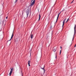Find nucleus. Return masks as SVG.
Instances as JSON below:
<instances>
[{"instance_id": "nucleus-1", "label": "nucleus", "mask_w": 76, "mask_h": 76, "mask_svg": "<svg viewBox=\"0 0 76 76\" xmlns=\"http://www.w3.org/2000/svg\"><path fill=\"white\" fill-rule=\"evenodd\" d=\"M35 0H32L30 4V6H32L34 4H35Z\"/></svg>"}, {"instance_id": "nucleus-2", "label": "nucleus", "mask_w": 76, "mask_h": 76, "mask_svg": "<svg viewBox=\"0 0 76 76\" xmlns=\"http://www.w3.org/2000/svg\"><path fill=\"white\" fill-rule=\"evenodd\" d=\"M26 13L27 14V17L28 18V15H29V8H26Z\"/></svg>"}, {"instance_id": "nucleus-3", "label": "nucleus", "mask_w": 76, "mask_h": 76, "mask_svg": "<svg viewBox=\"0 0 76 76\" xmlns=\"http://www.w3.org/2000/svg\"><path fill=\"white\" fill-rule=\"evenodd\" d=\"M75 34H76V25L75 24V26L74 27V35L73 39V38H74V37H75Z\"/></svg>"}, {"instance_id": "nucleus-4", "label": "nucleus", "mask_w": 76, "mask_h": 76, "mask_svg": "<svg viewBox=\"0 0 76 76\" xmlns=\"http://www.w3.org/2000/svg\"><path fill=\"white\" fill-rule=\"evenodd\" d=\"M13 68H12V69H11V71L10 72L9 74L10 75V76L11 75H12V72H13Z\"/></svg>"}, {"instance_id": "nucleus-5", "label": "nucleus", "mask_w": 76, "mask_h": 76, "mask_svg": "<svg viewBox=\"0 0 76 76\" xmlns=\"http://www.w3.org/2000/svg\"><path fill=\"white\" fill-rule=\"evenodd\" d=\"M66 20H67V18H66L65 19H64L63 20L62 27H63V26H64V23H65V21H66Z\"/></svg>"}, {"instance_id": "nucleus-6", "label": "nucleus", "mask_w": 76, "mask_h": 76, "mask_svg": "<svg viewBox=\"0 0 76 76\" xmlns=\"http://www.w3.org/2000/svg\"><path fill=\"white\" fill-rule=\"evenodd\" d=\"M41 18V14H39V21L40 20Z\"/></svg>"}, {"instance_id": "nucleus-7", "label": "nucleus", "mask_w": 76, "mask_h": 76, "mask_svg": "<svg viewBox=\"0 0 76 76\" xmlns=\"http://www.w3.org/2000/svg\"><path fill=\"white\" fill-rule=\"evenodd\" d=\"M13 37V32L12 34V35L11 36V39L10 40H8V41H11V39H12Z\"/></svg>"}, {"instance_id": "nucleus-8", "label": "nucleus", "mask_w": 76, "mask_h": 76, "mask_svg": "<svg viewBox=\"0 0 76 76\" xmlns=\"http://www.w3.org/2000/svg\"><path fill=\"white\" fill-rule=\"evenodd\" d=\"M44 67H45V66H44L43 68H41V69H42L44 73H45V69H44Z\"/></svg>"}, {"instance_id": "nucleus-9", "label": "nucleus", "mask_w": 76, "mask_h": 76, "mask_svg": "<svg viewBox=\"0 0 76 76\" xmlns=\"http://www.w3.org/2000/svg\"><path fill=\"white\" fill-rule=\"evenodd\" d=\"M44 67H45V66H44L43 68H41V69H42L44 73H45V69H44Z\"/></svg>"}, {"instance_id": "nucleus-10", "label": "nucleus", "mask_w": 76, "mask_h": 76, "mask_svg": "<svg viewBox=\"0 0 76 76\" xmlns=\"http://www.w3.org/2000/svg\"><path fill=\"white\" fill-rule=\"evenodd\" d=\"M44 67H45V66H44L43 68H41V69H42L44 73H45V69H44Z\"/></svg>"}, {"instance_id": "nucleus-11", "label": "nucleus", "mask_w": 76, "mask_h": 76, "mask_svg": "<svg viewBox=\"0 0 76 76\" xmlns=\"http://www.w3.org/2000/svg\"><path fill=\"white\" fill-rule=\"evenodd\" d=\"M60 13H61V12H60L59 13L58 15V17H57V20H56V21H57V20H58V17H59V15H60Z\"/></svg>"}, {"instance_id": "nucleus-12", "label": "nucleus", "mask_w": 76, "mask_h": 76, "mask_svg": "<svg viewBox=\"0 0 76 76\" xmlns=\"http://www.w3.org/2000/svg\"><path fill=\"white\" fill-rule=\"evenodd\" d=\"M31 36V39H32L34 37V36H33V34H31L30 35Z\"/></svg>"}, {"instance_id": "nucleus-13", "label": "nucleus", "mask_w": 76, "mask_h": 76, "mask_svg": "<svg viewBox=\"0 0 76 76\" xmlns=\"http://www.w3.org/2000/svg\"><path fill=\"white\" fill-rule=\"evenodd\" d=\"M30 63H31L30 61H28V64L29 66H31V65H30Z\"/></svg>"}, {"instance_id": "nucleus-14", "label": "nucleus", "mask_w": 76, "mask_h": 76, "mask_svg": "<svg viewBox=\"0 0 76 76\" xmlns=\"http://www.w3.org/2000/svg\"><path fill=\"white\" fill-rule=\"evenodd\" d=\"M53 51L54 52H56V49H54L53 50Z\"/></svg>"}, {"instance_id": "nucleus-15", "label": "nucleus", "mask_w": 76, "mask_h": 76, "mask_svg": "<svg viewBox=\"0 0 76 76\" xmlns=\"http://www.w3.org/2000/svg\"><path fill=\"white\" fill-rule=\"evenodd\" d=\"M69 19L68 18L66 21V23H67V22H68V21H69Z\"/></svg>"}, {"instance_id": "nucleus-16", "label": "nucleus", "mask_w": 76, "mask_h": 76, "mask_svg": "<svg viewBox=\"0 0 76 76\" xmlns=\"http://www.w3.org/2000/svg\"><path fill=\"white\" fill-rule=\"evenodd\" d=\"M52 28H53V26H51L50 27V29H51Z\"/></svg>"}, {"instance_id": "nucleus-17", "label": "nucleus", "mask_w": 76, "mask_h": 76, "mask_svg": "<svg viewBox=\"0 0 76 76\" xmlns=\"http://www.w3.org/2000/svg\"><path fill=\"white\" fill-rule=\"evenodd\" d=\"M61 50L60 52V54H61Z\"/></svg>"}, {"instance_id": "nucleus-18", "label": "nucleus", "mask_w": 76, "mask_h": 76, "mask_svg": "<svg viewBox=\"0 0 76 76\" xmlns=\"http://www.w3.org/2000/svg\"><path fill=\"white\" fill-rule=\"evenodd\" d=\"M17 1H18V0H15V3H16Z\"/></svg>"}, {"instance_id": "nucleus-19", "label": "nucleus", "mask_w": 76, "mask_h": 76, "mask_svg": "<svg viewBox=\"0 0 76 76\" xmlns=\"http://www.w3.org/2000/svg\"><path fill=\"white\" fill-rule=\"evenodd\" d=\"M15 42H16V41L18 42V40H15Z\"/></svg>"}, {"instance_id": "nucleus-20", "label": "nucleus", "mask_w": 76, "mask_h": 76, "mask_svg": "<svg viewBox=\"0 0 76 76\" xmlns=\"http://www.w3.org/2000/svg\"><path fill=\"white\" fill-rule=\"evenodd\" d=\"M73 2V1H72L71 2V3H72Z\"/></svg>"}, {"instance_id": "nucleus-21", "label": "nucleus", "mask_w": 76, "mask_h": 76, "mask_svg": "<svg viewBox=\"0 0 76 76\" xmlns=\"http://www.w3.org/2000/svg\"><path fill=\"white\" fill-rule=\"evenodd\" d=\"M6 19H7V17H6Z\"/></svg>"}, {"instance_id": "nucleus-22", "label": "nucleus", "mask_w": 76, "mask_h": 76, "mask_svg": "<svg viewBox=\"0 0 76 76\" xmlns=\"http://www.w3.org/2000/svg\"><path fill=\"white\" fill-rule=\"evenodd\" d=\"M76 44L75 45V46L74 47H76Z\"/></svg>"}, {"instance_id": "nucleus-23", "label": "nucleus", "mask_w": 76, "mask_h": 76, "mask_svg": "<svg viewBox=\"0 0 76 76\" xmlns=\"http://www.w3.org/2000/svg\"><path fill=\"white\" fill-rule=\"evenodd\" d=\"M60 48H61V47H60Z\"/></svg>"}, {"instance_id": "nucleus-24", "label": "nucleus", "mask_w": 76, "mask_h": 76, "mask_svg": "<svg viewBox=\"0 0 76 76\" xmlns=\"http://www.w3.org/2000/svg\"><path fill=\"white\" fill-rule=\"evenodd\" d=\"M74 0H73L72 1H74Z\"/></svg>"}, {"instance_id": "nucleus-25", "label": "nucleus", "mask_w": 76, "mask_h": 76, "mask_svg": "<svg viewBox=\"0 0 76 76\" xmlns=\"http://www.w3.org/2000/svg\"><path fill=\"white\" fill-rule=\"evenodd\" d=\"M22 15H23V13H22Z\"/></svg>"}]
</instances>
